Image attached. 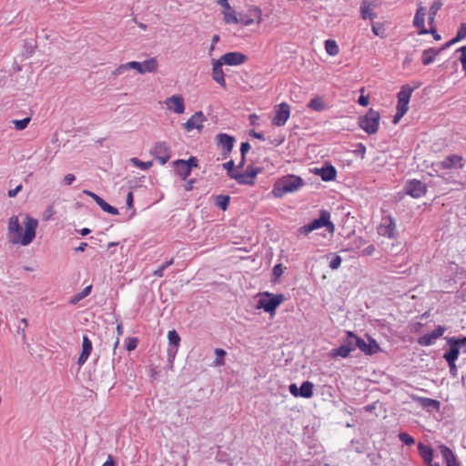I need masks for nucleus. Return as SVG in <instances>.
I'll return each instance as SVG.
<instances>
[{
	"label": "nucleus",
	"instance_id": "1",
	"mask_svg": "<svg viewBox=\"0 0 466 466\" xmlns=\"http://www.w3.org/2000/svg\"><path fill=\"white\" fill-rule=\"evenodd\" d=\"M25 229H22L18 216H12L8 219L7 232L8 240L13 245L27 246L35 238L36 228L38 227L37 219L25 215L23 220Z\"/></svg>",
	"mask_w": 466,
	"mask_h": 466
},
{
	"label": "nucleus",
	"instance_id": "2",
	"mask_svg": "<svg viewBox=\"0 0 466 466\" xmlns=\"http://www.w3.org/2000/svg\"><path fill=\"white\" fill-rule=\"evenodd\" d=\"M303 185V181L297 176H286L275 182L271 191L275 198H282L288 193L299 190Z\"/></svg>",
	"mask_w": 466,
	"mask_h": 466
},
{
	"label": "nucleus",
	"instance_id": "3",
	"mask_svg": "<svg viewBox=\"0 0 466 466\" xmlns=\"http://www.w3.org/2000/svg\"><path fill=\"white\" fill-rule=\"evenodd\" d=\"M158 68L156 57H151L143 62L131 61L118 66L114 71V76H118L129 69H134L139 74L155 73Z\"/></svg>",
	"mask_w": 466,
	"mask_h": 466
},
{
	"label": "nucleus",
	"instance_id": "4",
	"mask_svg": "<svg viewBox=\"0 0 466 466\" xmlns=\"http://www.w3.org/2000/svg\"><path fill=\"white\" fill-rule=\"evenodd\" d=\"M285 300L283 294L274 295L269 292H264L259 294V299L258 300L257 309H263L264 311L273 316L276 312V309Z\"/></svg>",
	"mask_w": 466,
	"mask_h": 466
},
{
	"label": "nucleus",
	"instance_id": "5",
	"mask_svg": "<svg viewBox=\"0 0 466 466\" xmlns=\"http://www.w3.org/2000/svg\"><path fill=\"white\" fill-rule=\"evenodd\" d=\"M413 88L408 85H405L401 87L400 91L398 93V105H397V113L393 117V123L397 124L400 119L406 114L409 109V102L413 92Z\"/></svg>",
	"mask_w": 466,
	"mask_h": 466
},
{
	"label": "nucleus",
	"instance_id": "6",
	"mask_svg": "<svg viewBox=\"0 0 466 466\" xmlns=\"http://www.w3.org/2000/svg\"><path fill=\"white\" fill-rule=\"evenodd\" d=\"M263 21L262 10L257 5L248 6L246 12L239 13L238 23L245 26L260 25Z\"/></svg>",
	"mask_w": 466,
	"mask_h": 466
},
{
	"label": "nucleus",
	"instance_id": "7",
	"mask_svg": "<svg viewBox=\"0 0 466 466\" xmlns=\"http://www.w3.org/2000/svg\"><path fill=\"white\" fill-rule=\"evenodd\" d=\"M360 127L368 134L373 135L378 131L380 124L379 112L370 109L369 112L359 121Z\"/></svg>",
	"mask_w": 466,
	"mask_h": 466
},
{
	"label": "nucleus",
	"instance_id": "8",
	"mask_svg": "<svg viewBox=\"0 0 466 466\" xmlns=\"http://www.w3.org/2000/svg\"><path fill=\"white\" fill-rule=\"evenodd\" d=\"M261 171L262 169L260 167L248 166L245 172L241 173L238 171L237 174L232 175V179L236 180L240 185L253 186L258 174Z\"/></svg>",
	"mask_w": 466,
	"mask_h": 466
},
{
	"label": "nucleus",
	"instance_id": "9",
	"mask_svg": "<svg viewBox=\"0 0 466 466\" xmlns=\"http://www.w3.org/2000/svg\"><path fill=\"white\" fill-rule=\"evenodd\" d=\"M290 116V106L282 102L274 106V116L271 124L275 127H283Z\"/></svg>",
	"mask_w": 466,
	"mask_h": 466
},
{
	"label": "nucleus",
	"instance_id": "10",
	"mask_svg": "<svg viewBox=\"0 0 466 466\" xmlns=\"http://www.w3.org/2000/svg\"><path fill=\"white\" fill-rule=\"evenodd\" d=\"M207 120L202 111H198L192 115L186 123L183 124V127L187 132H190L193 129H197L201 132L204 127V122Z\"/></svg>",
	"mask_w": 466,
	"mask_h": 466
},
{
	"label": "nucleus",
	"instance_id": "11",
	"mask_svg": "<svg viewBox=\"0 0 466 466\" xmlns=\"http://www.w3.org/2000/svg\"><path fill=\"white\" fill-rule=\"evenodd\" d=\"M167 109L181 115L185 112V100L181 95H173L165 100Z\"/></svg>",
	"mask_w": 466,
	"mask_h": 466
},
{
	"label": "nucleus",
	"instance_id": "12",
	"mask_svg": "<svg viewBox=\"0 0 466 466\" xmlns=\"http://www.w3.org/2000/svg\"><path fill=\"white\" fill-rule=\"evenodd\" d=\"M161 165H165L170 158V147L167 142H157L151 151Z\"/></svg>",
	"mask_w": 466,
	"mask_h": 466
},
{
	"label": "nucleus",
	"instance_id": "13",
	"mask_svg": "<svg viewBox=\"0 0 466 466\" xmlns=\"http://www.w3.org/2000/svg\"><path fill=\"white\" fill-rule=\"evenodd\" d=\"M218 60L227 66H240L247 62L248 56L240 52H228L221 56Z\"/></svg>",
	"mask_w": 466,
	"mask_h": 466
},
{
	"label": "nucleus",
	"instance_id": "14",
	"mask_svg": "<svg viewBox=\"0 0 466 466\" xmlns=\"http://www.w3.org/2000/svg\"><path fill=\"white\" fill-rule=\"evenodd\" d=\"M406 193L414 198H420L426 194V186L420 180H410L405 186Z\"/></svg>",
	"mask_w": 466,
	"mask_h": 466
},
{
	"label": "nucleus",
	"instance_id": "15",
	"mask_svg": "<svg viewBox=\"0 0 466 466\" xmlns=\"http://www.w3.org/2000/svg\"><path fill=\"white\" fill-rule=\"evenodd\" d=\"M289 390L294 397L309 398L313 394V385L309 381L303 382L300 388H298L295 383H292L289 385Z\"/></svg>",
	"mask_w": 466,
	"mask_h": 466
},
{
	"label": "nucleus",
	"instance_id": "16",
	"mask_svg": "<svg viewBox=\"0 0 466 466\" xmlns=\"http://www.w3.org/2000/svg\"><path fill=\"white\" fill-rule=\"evenodd\" d=\"M356 349H360L362 352L368 355L374 354L380 350L379 344L373 339L369 338V342L367 343L364 339L357 337L355 339Z\"/></svg>",
	"mask_w": 466,
	"mask_h": 466
},
{
	"label": "nucleus",
	"instance_id": "17",
	"mask_svg": "<svg viewBox=\"0 0 466 466\" xmlns=\"http://www.w3.org/2000/svg\"><path fill=\"white\" fill-rule=\"evenodd\" d=\"M223 64L218 59L212 61V79L218 84L222 88H227L225 74L222 69Z\"/></svg>",
	"mask_w": 466,
	"mask_h": 466
},
{
	"label": "nucleus",
	"instance_id": "18",
	"mask_svg": "<svg viewBox=\"0 0 466 466\" xmlns=\"http://www.w3.org/2000/svg\"><path fill=\"white\" fill-rule=\"evenodd\" d=\"M396 224L392 218L388 217L383 219V222L378 228V234L389 238L395 237Z\"/></svg>",
	"mask_w": 466,
	"mask_h": 466
},
{
	"label": "nucleus",
	"instance_id": "19",
	"mask_svg": "<svg viewBox=\"0 0 466 466\" xmlns=\"http://www.w3.org/2000/svg\"><path fill=\"white\" fill-rule=\"evenodd\" d=\"M168 339V348H167V356L169 360H174L180 343V337L177 332L173 329L169 330L167 333Z\"/></svg>",
	"mask_w": 466,
	"mask_h": 466
},
{
	"label": "nucleus",
	"instance_id": "20",
	"mask_svg": "<svg viewBox=\"0 0 466 466\" xmlns=\"http://www.w3.org/2000/svg\"><path fill=\"white\" fill-rule=\"evenodd\" d=\"M380 0H363L360 6V15L363 19L370 18L373 20L376 17V14L373 9L378 7Z\"/></svg>",
	"mask_w": 466,
	"mask_h": 466
},
{
	"label": "nucleus",
	"instance_id": "21",
	"mask_svg": "<svg viewBox=\"0 0 466 466\" xmlns=\"http://www.w3.org/2000/svg\"><path fill=\"white\" fill-rule=\"evenodd\" d=\"M445 331V328L438 326L434 330L419 338L418 342L420 346H430L435 342L437 339L441 337Z\"/></svg>",
	"mask_w": 466,
	"mask_h": 466
},
{
	"label": "nucleus",
	"instance_id": "22",
	"mask_svg": "<svg viewBox=\"0 0 466 466\" xmlns=\"http://www.w3.org/2000/svg\"><path fill=\"white\" fill-rule=\"evenodd\" d=\"M425 16H426V8L421 5H419L414 19L413 25L419 30V35H426L428 34L427 28H425Z\"/></svg>",
	"mask_w": 466,
	"mask_h": 466
},
{
	"label": "nucleus",
	"instance_id": "23",
	"mask_svg": "<svg viewBox=\"0 0 466 466\" xmlns=\"http://www.w3.org/2000/svg\"><path fill=\"white\" fill-rule=\"evenodd\" d=\"M216 141L225 155H228L232 151L235 141L232 136L228 134H218L216 137Z\"/></svg>",
	"mask_w": 466,
	"mask_h": 466
},
{
	"label": "nucleus",
	"instance_id": "24",
	"mask_svg": "<svg viewBox=\"0 0 466 466\" xmlns=\"http://www.w3.org/2000/svg\"><path fill=\"white\" fill-rule=\"evenodd\" d=\"M93 350V344L92 341L89 339V338L86 335L82 338V351L81 354L77 360V363L79 366L84 365L87 359L89 358L91 352Z\"/></svg>",
	"mask_w": 466,
	"mask_h": 466
},
{
	"label": "nucleus",
	"instance_id": "25",
	"mask_svg": "<svg viewBox=\"0 0 466 466\" xmlns=\"http://www.w3.org/2000/svg\"><path fill=\"white\" fill-rule=\"evenodd\" d=\"M440 451L446 462V466H460L452 451L445 445H441Z\"/></svg>",
	"mask_w": 466,
	"mask_h": 466
},
{
	"label": "nucleus",
	"instance_id": "26",
	"mask_svg": "<svg viewBox=\"0 0 466 466\" xmlns=\"http://www.w3.org/2000/svg\"><path fill=\"white\" fill-rule=\"evenodd\" d=\"M173 165L176 167V172L183 180L190 176L191 169L188 165L186 164V160L177 159L173 162Z\"/></svg>",
	"mask_w": 466,
	"mask_h": 466
},
{
	"label": "nucleus",
	"instance_id": "27",
	"mask_svg": "<svg viewBox=\"0 0 466 466\" xmlns=\"http://www.w3.org/2000/svg\"><path fill=\"white\" fill-rule=\"evenodd\" d=\"M445 48H447V46H445V45H444L440 49L429 48V49L424 50L422 52V56H421L422 64L424 66H428L431 63H432L434 61L436 56H438L440 54V52L444 50Z\"/></svg>",
	"mask_w": 466,
	"mask_h": 466
},
{
	"label": "nucleus",
	"instance_id": "28",
	"mask_svg": "<svg viewBox=\"0 0 466 466\" xmlns=\"http://www.w3.org/2000/svg\"><path fill=\"white\" fill-rule=\"evenodd\" d=\"M336 177V168L329 162H324L322 164V181H334Z\"/></svg>",
	"mask_w": 466,
	"mask_h": 466
},
{
	"label": "nucleus",
	"instance_id": "29",
	"mask_svg": "<svg viewBox=\"0 0 466 466\" xmlns=\"http://www.w3.org/2000/svg\"><path fill=\"white\" fill-rule=\"evenodd\" d=\"M448 343L450 345V350L444 353L443 358L445 360H456L461 349L454 343L453 339H448Z\"/></svg>",
	"mask_w": 466,
	"mask_h": 466
},
{
	"label": "nucleus",
	"instance_id": "30",
	"mask_svg": "<svg viewBox=\"0 0 466 466\" xmlns=\"http://www.w3.org/2000/svg\"><path fill=\"white\" fill-rule=\"evenodd\" d=\"M322 228L330 235L335 231V226L331 219V214L329 211L322 210Z\"/></svg>",
	"mask_w": 466,
	"mask_h": 466
},
{
	"label": "nucleus",
	"instance_id": "31",
	"mask_svg": "<svg viewBox=\"0 0 466 466\" xmlns=\"http://www.w3.org/2000/svg\"><path fill=\"white\" fill-rule=\"evenodd\" d=\"M418 450L424 462L427 463L428 465L431 464L432 462L433 456L432 449L420 442L418 445Z\"/></svg>",
	"mask_w": 466,
	"mask_h": 466
},
{
	"label": "nucleus",
	"instance_id": "32",
	"mask_svg": "<svg viewBox=\"0 0 466 466\" xmlns=\"http://www.w3.org/2000/svg\"><path fill=\"white\" fill-rule=\"evenodd\" d=\"M461 157L458 155H451L447 157L442 162L441 166L443 168H451V167H461L462 165L461 164Z\"/></svg>",
	"mask_w": 466,
	"mask_h": 466
},
{
	"label": "nucleus",
	"instance_id": "33",
	"mask_svg": "<svg viewBox=\"0 0 466 466\" xmlns=\"http://www.w3.org/2000/svg\"><path fill=\"white\" fill-rule=\"evenodd\" d=\"M222 14L226 24H238V15L231 6L230 9H224Z\"/></svg>",
	"mask_w": 466,
	"mask_h": 466
},
{
	"label": "nucleus",
	"instance_id": "34",
	"mask_svg": "<svg viewBox=\"0 0 466 466\" xmlns=\"http://www.w3.org/2000/svg\"><path fill=\"white\" fill-rule=\"evenodd\" d=\"M324 47H325V51L327 52V54L331 56H337L339 52V48L337 42L332 39H329V40L325 41Z\"/></svg>",
	"mask_w": 466,
	"mask_h": 466
},
{
	"label": "nucleus",
	"instance_id": "35",
	"mask_svg": "<svg viewBox=\"0 0 466 466\" xmlns=\"http://www.w3.org/2000/svg\"><path fill=\"white\" fill-rule=\"evenodd\" d=\"M442 3L441 0H436L432 3V5L430 7V14H429V25H432L434 24L435 16L438 13V11L441 8Z\"/></svg>",
	"mask_w": 466,
	"mask_h": 466
},
{
	"label": "nucleus",
	"instance_id": "36",
	"mask_svg": "<svg viewBox=\"0 0 466 466\" xmlns=\"http://www.w3.org/2000/svg\"><path fill=\"white\" fill-rule=\"evenodd\" d=\"M230 202V197L228 195H218L215 198V204L222 210H227Z\"/></svg>",
	"mask_w": 466,
	"mask_h": 466
},
{
	"label": "nucleus",
	"instance_id": "37",
	"mask_svg": "<svg viewBox=\"0 0 466 466\" xmlns=\"http://www.w3.org/2000/svg\"><path fill=\"white\" fill-rule=\"evenodd\" d=\"M326 258L329 261V266L331 269H337L339 268L340 264H341V258L340 256L337 255V254H333V253H330V254H328L326 256Z\"/></svg>",
	"mask_w": 466,
	"mask_h": 466
},
{
	"label": "nucleus",
	"instance_id": "38",
	"mask_svg": "<svg viewBox=\"0 0 466 466\" xmlns=\"http://www.w3.org/2000/svg\"><path fill=\"white\" fill-rule=\"evenodd\" d=\"M465 37H466V24H461L457 32L456 36L453 39H451L450 42L445 44V46L448 47L451 45L454 44L455 42L461 41Z\"/></svg>",
	"mask_w": 466,
	"mask_h": 466
},
{
	"label": "nucleus",
	"instance_id": "39",
	"mask_svg": "<svg viewBox=\"0 0 466 466\" xmlns=\"http://www.w3.org/2000/svg\"><path fill=\"white\" fill-rule=\"evenodd\" d=\"M356 338H357V336L353 332L348 331L347 337H346L345 340L342 342V344H344L347 348H349V350L353 351L356 350V345H355Z\"/></svg>",
	"mask_w": 466,
	"mask_h": 466
},
{
	"label": "nucleus",
	"instance_id": "40",
	"mask_svg": "<svg viewBox=\"0 0 466 466\" xmlns=\"http://www.w3.org/2000/svg\"><path fill=\"white\" fill-rule=\"evenodd\" d=\"M350 352H351V350H349V348H347L344 344H341L339 348L334 349L331 351V356L332 357L339 356L342 358H346L350 355Z\"/></svg>",
	"mask_w": 466,
	"mask_h": 466
},
{
	"label": "nucleus",
	"instance_id": "41",
	"mask_svg": "<svg viewBox=\"0 0 466 466\" xmlns=\"http://www.w3.org/2000/svg\"><path fill=\"white\" fill-rule=\"evenodd\" d=\"M130 162L137 167L142 169V170H147L149 169L152 166H153V162L152 161H147V162H144V161H141L139 160L138 158L137 157H132L130 159Z\"/></svg>",
	"mask_w": 466,
	"mask_h": 466
},
{
	"label": "nucleus",
	"instance_id": "42",
	"mask_svg": "<svg viewBox=\"0 0 466 466\" xmlns=\"http://www.w3.org/2000/svg\"><path fill=\"white\" fill-rule=\"evenodd\" d=\"M319 228H320V218H315L311 223L303 226L301 228V232L304 234H309V232H311L314 229H317Z\"/></svg>",
	"mask_w": 466,
	"mask_h": 466
},
{
	"label": "nucleus",
	"instance_id": "43",
	"mask_svg": "<svg viewBox=\"0 0 466 466\" xmlns=\"http://www.w3.org/2000/svg\"><path fill=\"white\" fill-rule=\"evenodd\" d=\"M420 401L421 405L426 408L432 407L436 410H439V408H440V401H438L436 400H432L430 398H420Z\"/></svg>",
	"mask_w": 466,
	"mask_h": 466
},
{
	"label": "nucleus",
	"instance_id": "44",
	"mask_svg": "<svg viewBox=\"0 0 466 466\" xmlns=\"http://www.w3.org/2000/svg\"><path fill=\"white\" fill-rule=\"evenodd\" d=\"M31 118L25 117L24 119H15L13 120L14 127L16 130H24L27 127L28 124L30 123Z\"/></svg>",
	"mask_w": 466,
	"mask_h": 466
},
{
	"label": "nucleus",
	"instance_id": "45",
	"mask_svg": "<svg viewBox=\"0 0 466 466\" xmlns=\"http://www.w3.org/2000/svg\"><path fill=\"white\" fill-rule=\"evenodd\" d=\"M101 209L105 212H107L111 215H118V210L117 208L112 207L111 205H109L107 202H106L104 199L100 202V204L98 205Z\"/></svg>",
	"mask_w": 466,
	"mask_h": 466
},
{
	"label": "nucleus",
	"instance_id": "46",
	"mask_svg": "<svg viewBox=\"0 0 466 466\" xmlns=\"http://www.w3.org/2000/svg\"><path fill=\"white\" fill-rule=\"evenodd\" d=\"M138 340L135 337H129L126 339L125 347L127 351H132L137 347Z\"/></svg>",
	"mask_w": 466,
	"mask_h": 466
},
{
	"label": "nucleus",
	"instance_id": "47",
	"mask_svg": "<svg viewBox=\"0 0 466 466\" xmlns=\"http://www.w3.org/2000/svg\"><path fill=\"white\" fill-rule=\"evenodd\" d=\"M400 441L406 445H412L415 443V440L406 432H400L398 435Z\"/></svg>",
	"mask_w": 466,
	"mask_h": 466
},
{
	"label": "nucleus",
	"instance_id": "48",
	"mask_svg": "<svg viewBox=\"0 0 466 466\" xmlns=\"http://www.w3.org/2000/svg\"><path fill=\"white\" fill-rule=\"evenodd\" d=\"M223 167L228 170V176L230 177V178H232V175L234 174H237L238 173V169L235 167V164H234V161L233 160H229L226 163L223 164Z\"/></svg>",
	"mask_w": 466,
	"mask_h": 466
},
{
	"label": "nucleus",
	"instance_id": "49",
	"mask_svg": "<svg viewBox=\"0 0 466 466\" xmlns=\"http://www.w3.org/2000/svg\"><path fill=\"white\" fill-rule=\"evenodd\" d=\"M372 32L374 35L381 37V38H384L385 37V29H384V26L383 25H375L373 24L372 25Z\"/></svg>",
	"mask_w": 466,
	"mask_h": 466
},
{
	"label": "nucleus",
	"instance_id": "50",
	"mask_svg": "<svg viewBox=\"0 0 466 466\" xmlns=\"http://www.w3.org/2000/svg\"><path fill=\"white\" fill-rule=\"evenodd\" d=\"M215 353L217 355L216 359V365L221 366L224 365V356L226 355V352L222 349H216Z\"/></svg>",
	"mask_w": 466,
	"mask_h": 466
},
{
	"label": "nucleus",
	"instance_id": "51",
	"mask_svg": "<svg viewBox=\"0 0 466 466\" xmlns=\"http://www.w3.org/2000/svg\"><path fill=\"white\" fill-rule=\"evenodd\" d=\"M308 106L309 108H312L315 111L320 110V98L319 97H314L312 98L309 103L308 104Z\"/></svg>",
	"mask_w": 466,
	"mask_h": 466
},
{
	"label": "nucleus",
	"instance_id": "52",
	"mask_svg": "<svg viewBox=\"0 0 466 466\" xmlns=\"http://www.w3.org/2000/svg\"><path fill=\"white\" fill-rule=\"evenodd\" d=\"M354 153L355 155L360 156L361 158H364L366 154V147L361 143L358 144Z\"/></svg>",
	"mask_w": 466,
	"mask_h": 466
},
{
	"label": "nucleus",
	"instance_id": "53",
	"mask_svg": "<svg viewBox=\"0 0 466 466\" xmlns=\"http://www.w3.org/2000/svg\"><path fill=\"white\" fill-rule=\"evenodd\" d=\"M449 364V368H450V373L451 374V376L453 378H456L457 375H458V370H457V366L455 364V361L456 360H446Z\"/></svg>",
	"mask_w": 466,
	"mask_h": 466
},
{
	"label": "nucleus",
	"instance_id": "54",
	"mask_svg": "<svg viewBox=\"0 0 466 466\" xmlns=\"http://www.w3.org/2000/svg\"><path fill=\"white\" fill-rule=\"evenodd\" d=\"M454 343L460 348L464 349L466 351V337L463 338H452Z\"/></svg>",
	"mask_w": 466,
	"mask_h": 466
},
{
	"label": "nucleus",
	"instance_id": "55",
	"mask_svg": "<svg viewBox=\"0 0 466 466\" xmlns=\"http://www.w3.org/2000/svg\"><path fill=\"white\" fill-rule=\"evenodd\" d=\"M84 194L92 198L97 205H99L100 202L103 200V198H101L98 195H96L94 192H91L89 190H84Z\"/></svg>",
	"mask_w": 466,
	"mask_h": 466
},
{
	"label": "nucleus",
	"instance_id": "56",
	"mask_svg": "<svg viewBox=\"0 0 466 466\" xmlns=\"http://www.w3.org/2000/svg\"><path fill=\"white\" fill-rule=\"evenodd\" d=\"M249 149H250V145L248 142L241 143L240 152H241V157H243V158H245L246 154L249 151Z\"/></svg>",
	"mask_w": 466,
	"mask_h": 466
},
{
	"label": "nucleus",
	"instance_id": "57",
	"mask_svg": "<svg viewBox=\"0 0 466 466\" xmlns=\"http://www.w3.org/2000/svg\"><path fill=\"white\" fill-rule=\"evenodd\" d=\"M54 213H55L54 207L51 205L45 211L44 219L49 220L53 217Z\"/></svg>",
	"mask_w": 466,
	"mask_h": 466
},
{
	"label": "nucleus",
	"instance_id": "58",
	"mask_svg": "<svg viewBox=\"0 0 466 466\" xmlns=\"http://www.w3.org/2000/svg\"><path fill=\"white\" fill-rule=\"evenodd\" d=\"M91 288H92L91 286H87V287H86V288L82 290V292H81L80 294H78V295H77V297H76V300H80V299H84L85 297L88 296V295H89V293H90V291H91Z\"/></svg>",
	"mask_w": 466,
	"mask_h": 466
},
{
	"label": "nucleus",
	"instance_id": "59",
	"mask_svg": "<svg viewBox=\"0 0 466 466\" xmlns=\"http://www.w3.org/2000/svg\"><path fill=\"white\" fill-rule=\"evenodd\" d=\"M186 164L188 165L189 168L192 170L193 167H198V159L195 157H190L187 160H186Z\"/></svg>",
	"mask_w": 466,
	"mask_h": 466
},
{
	"label": "nucleus",
	"instance_id": "60",
	"mask_svg": "<svg viewBox=\"0 0 466 466\" xmlns=\"http://www.w3.org/2000/svg\"><path fill=\"white\" fill-rule=\"evenodd\" d=\"M375 251V247L373 245H369L362 250V255L364 256H371Z\"/></svg>",
	"mask_w": 466,
	"mask_h": 466
},
{
	"label": "nucleus",
	"instance_id": "61",
	"mask_svg": "<svg viewBox=\"0 0 466 466\" xmlns=\"http://www.w3.org/2000/svg\"><path fill=\"white\" fill-rule=\"evenodd\" d=\"M75 179H76V177L73 174H67L65 176L63 181H64L65 185L69 186L75 181Z\"/></svg>",
	"mask_w": 466,
	"mask_h": 466
},
{
	"label": "nucleus",
	"instance_id": "62",
	"mask_svg": "<svg viewBox=\"0 0 466 466\" xmlns=\"http://www.w3.org/2000/svg\"><path fill=\"white\" fill-rule=\"evenodd\" d=\"M22 185H18L14 189H10L8 191V197L9 198H15L18 192H20L22 190Z\"/></svg>",
	"mask_w": 466,
	"mask_h": 466
},
{
	"label": "nucleus",
	"instance_id": "63",
	"mask_svg": "<svg viewBox=\"0 0 466 466\" xmlns=\"http://www.w3.org/2000/svg\"><path fill=\"white\" fill-rule=\"evenodd\" d=\"M430 26H431V28L427 29L428 34H431L435 40H440L441 35L437 33L436 28L433 26V25H430Z\"/></svg>",
	"mask_w": 466,
	"mask_h": 466
},
{
	"label": "nucleus",
	"instance_id": "64",
	"mask_svg": "<svg viewBox=\"0 0 466 466\" xmlns=\"http://www.w3.org/2000/svg\"><path fill=\"white\" fill-rule=\"evenodd\" d=\"M459 60L461 61V63L462 65V67H463V70H464L465 76H466V52L461 53V56L459 58Z\"/></svg>",
	"mask_w": 466,
	"mask_h": 466
}]
</instances>
